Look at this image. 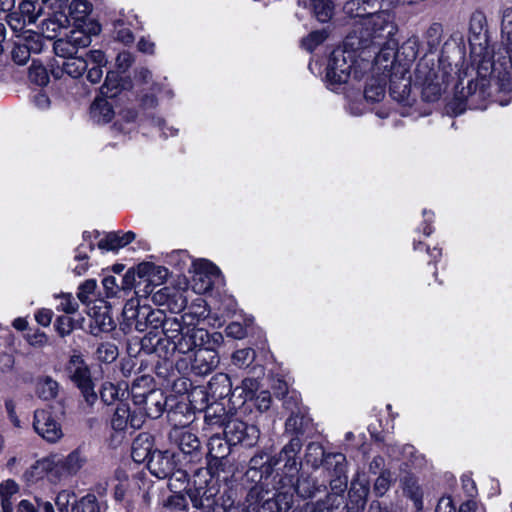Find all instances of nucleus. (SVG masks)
Instances as JSON below:
<instances>
[{
    "label": "nucleus",
    "instance_id": "51",
    "mask_svg": "<svg viewBox=\"0 0 512 512\" xmlns=\"http://www.w3.org/2000/svg\"><path fill=\"white\" fill-rule=\"evenodd\" d=\"M88 66H106L107 59L101 50H91L86 55Z\"/></svg>",
    "mask_w": 512,
    "mask_h": 512
},
{
    "label": "nucleus",
    "instance_id": "33",
    "mask_svg": "<svg viewBox=\"0 0 512 512\" xmlns=\"http://www.w3.org/2000/svg\"><path fill=\"white\" fill-rule=\"evenodd\" d=\"M255 359V351L251 348H243L237 350L232 355V362L239 368L249 366Z\"/></svg>",
    "mask_w": 512,
    "mask_h": 512
},
{
    "label": "nucleus",
    "instance_id": "14",
    "mask_svg": "<svg viewBox=\"0 0 512 512\" xmlns=\"http://www.w3.org/2000/svg\"><path fill=\"white\" fill-rule=\"evenodd\" d=\"M60 392V384L51 376H40L35 382V394L43 401H51L57 398Z\"/></svg>",
    "mask_w": 512,
    "mask_h": 512
},
{
    "label": "nucleus",
    "instance_id": "60",
    "mask_svg": "<svg viewBox=\"0 0 512 512\" xmlns=\"http://www.w3.org/2000/svg\"><path fill=\"white\" fill-rule=\"evenodd\" d=\"M435 512H456L452 499L450 497H442L437 504Z\"/></svg>",
    "mask_w": 512,
    "mask_h": 512
},
{
    "label": "nucleus",
    "instance_id": "31",
    "mask_svg": "<svg viewBox=\"0 0 512 512\" xmlns=\"http://www.w3.org/2000/svg\"><path fill=\"white\" fill-rule=\"evenodd\" d=\"M17 14L21 15V17L26 20L28 24H33L37 21L40 10H37L36 4L31 1H23L19 6V11Z\"/></svg>",
    "mask_w": 512,
    "mask_h": 512
},
{
    "label": "nucleus",
    "instance_id": "32",
    "mask_svg": "<svg viewBox=\"0 0 512 512\" xmlns=\"http://www.w3.org/2000/svg\"><path fill=\"white\" fill-rule=\"evenodd\" d=\"M188 300L184 292L180 289L173 287V292L170 293L168 308L170 311L178 313L187 306Z\"/></svg>",
    "mask_w": 512,
    "mask_h": 512
},
{
    "label": "nucleus",
    "instance_id": "24",
    "mask_svg": "<svg viewBox=\"0 0 512 512\" xmlns=\"http://www.w3.org/2000/svg\"><path fill=\"white\" fill-rule=\"evenodd\" d=\"M19 39L23 42L31 54L40 53L45 44V39L40 34L31 30L24 32V35H22V37Z\"/></svg>",
    "mask_w": 512,
    "mask_h": 512
},
{
    "label": "nucleus",
    "instance_id": "61",
    "mask_svg": "<svg viewBox=\"0 0 512 512\" xmlns=\"http://www.w3.org/2000/svg\"><path fill=\"white\" fill-rule=\"evenodd\" d=\"M139 51L143 53L153 54L155 44L146 38H141L137 44Z\"/></svg>",
    "mask_w": 512,
    "mask_h": 512
},
{
    "label": "nucleus",
    "instance_id": "16",
    "mask_svg": "<svg viewBox=\"0 0 512 512\" xmlns=\"http://www.w3.org/2000/svg\"><path fill=\"white\" fill-rule=\"evenodd\" d=\"M106 98L97 97L90 108L91 118L99 124L110 122L115 114L112 104Z\"/></svg>",
    "mask_w": 512,
    "mask_h": 512
},
{
    "label": "nucleus",
    "instance_id": "1",
    "mask_svg": "<svg viewBox=\"0 0 512 512\" xmlns=\"http://www.w3.org/2000/svg\"><path fill=\"white\" fill-rule=\"evenodd\" d=\"M143 310L144 315L136 321V330L144 332L149 327L152 329L162 327L166 340L181 354L189 353L195 345L202 344L208 339L207 331L196 327L191 313H186L180 318L164 319L161 311L150 310L147 307H143Z\"/></svg>",
    "mask_w": 512,
    "mask_h": 512
},
{
    "label": "nucleus",
    "instance_id": "45",
    "mask_svg": "<svg viewBox=\"0 0 512 512\" xmlns=\"http://www.w3.org/2000/svg\"><path fill=\"white\" fill-rule=\"evenodd\" d=\"M97 287V282L94 279H88L83 282L77 292V297L82 303H86L89 299L90 294H92Z\"/></svg>",
    "mask_w": 512,
    "mask_h": 512
},
{
    "label": "nucleus",
    "instance_id": "62",
    "mask_svg": "<svg viewBox=\"0 0 512 512\" xmlns=\"http://www.w3.org/2000/svg\"><path fill=\"white\" fill-rule=\"evenodd\" d=\"M34 103L39 109H47L50 105L49 97L44 93H38L34 97Z\"/></svg>",
    "mask_w": 512,
    "mask_h": 512
},
{
    "label": "nucleus",
    "instance_id": "29",
    "mask_svg": "<svg viewBox=\"0 0 512 512\" xmlns=\"http://www.w3.org/2000/svg\"><path fill=\"white\" fill-rule=\"evenodd\" d=\"M53 50L58 57L67 59L77 54V49L66 36L54 42Z\"/></svg>",
    "mask_w": 512,
    "mask_h": 512
},
{
    "label": "nucleus",
    "instance_id": "39",
    "mask_svg": "<svg viewBox=\"0 0 512 512\" xmlns=\"http://www.w3.org/2000/svg\"><path fill=\"white\" fill-rule=\"evenodd\" d=\"M209 454L213 458L225 457L228 447L220 437H212L209 441Z\"/></svg>",
    "mask_w": 512,
    "mask_h": 512
},
{
    "label": "nucleus",
    "instance_id": "58",
    "mask_svg": "<svg viewBox=\"0 0 512 512\" xmlns=\"http://www.w3.org/2000/svg\"><path fill=\"white\" fill-rule=\"evenodd\" d=\"M19 490L18 484L14 480H6L0 484V492L5 496H11Z\"/></svg>",
    "mask_w": 512,
    "mask_h": 512
},
{
    "label": "nucleus",
    "instance_id": "23",
    "mask_svg": "<svg viewBox=\"0 0 512 512\" xmlns=\"http://www.w3.org/2000/svg\"><path fill=\"white\" fill-rule=\"evenodd\" d=\"M121 87V79L117 72L110 71L106 75L105 82L101 87V94L107 98L115 97Z\"/></svg>",
    "mask_w": 512,
    "mask_h": 512
},
{
    "label": "nucleus",
    "instance_id": "63",
    "mask_svg": "<svg viewBox=\"0 0 512 512\" xmlns=\"http://www.w3.org/2000/svg\"><path fill=\"white\" fill-rule=\"evenodd\" d=\"M89 269L88 261H77V264L73 267L72 271L77 276H82Z\"/></svg>",
    "mask_w": 512,
    "mask_h": 512
},
{
    "label": "nucleus",
    "instance_id": "19",
    "mask_svg": "<svg viewBox=\"0 0 512 512\" xmlns=\"http://www.w3.org/2000/svg\"><path fill=\"white\" fill-rule=\"evenodd\" d=\"M151 444L148 436L140 435L136 438L132 445V458L135 462L141 463L147 459L150 454Z\"/></svg>",
    "mask_w": 512,
    "mask_h": 512
},
{
    "label": "nucleus",
    "instance_id": "35",
    "mask_svg": "<svg viewBox=\"0 0 512 512\" xmlns=\"http://www.w3.org/2000/svg\"><path fill=\"white\" fill-rule=\"evenodd\" d=\"M239 389H241L242 391L240 396L243 397L244 402L251 401L257 394V391L259 389V382L256 379L246 378L242 381V384L239 387Z\"/></svg>",
    "mask_w": 512,
    "mask_h": 512
},
{
    "label": "nucleus",
    "instance_id": "42",
    "mask_svg": "<svg viewBox=\"0 0 512 512\" xmlns=\"http://www.w3.org/2000/svg\"><path fill=\"white\" fill-rule=\"evenodd\" d=\"M67 37L77 50L91 44V37L82 30L71 31Z\"/></svg>",
    "mask_w": 512,
    "mask_h": 512
},
{
    "label": "nucleus",
    "instance_id": "2",
    "mask_svg": "<svg viewBox=\"0 0 512 512\" xmlns=\"http://www.w3.org/2000/svg\"><path fill=\"white\" fill-rule=\"evenodd\" d=\"M86 457L79 450H73L66 456L51 453L37 460L25 473L30 482L38 481L48 476L52 482L76 475L85 465Z\"/></svg>",
    "mask_w": 512,
    "mask_h": 512
},
{
    "label": "nucleus",
    "instance_id": "3",
    "mask_svg": "<svg viewBox=\"0 0 512 512\" xmlns=\"http://www.w3.org/2000/svg\"><path fill=\"white\" fill-rule=\"evenodd\" d=\"M357 12L356 17L360 18L362 27L360 36V45L368 47L373 44H381L387 39L395 38L397 26L394 22V16L389 11H380L377 13Z\"/></svg>",
    "mask_w": 512,
    "mask_h": 512
},
{
    "label": "nucleus",
    "instance_id": "22",
    "mask_svg": "<svg viewBox=\"0 0 512 512\" xmlns=\"http://www.w3.org/2000/svg\"><path fill=\"white\" fill-rule=\"evenodd\" d=\"M385 96V83L381 80L373 79L368 83L364 90L366 101L374 103L381 101Z\"/></svg>",
    "mask_w": 512,
    "mask_h": 512
},
{
    "label": "nucleus",
    "instance_id": "7",
    "mask_svg": "<svg viewBox=\"0 0 512 512\" xmlns=\"http://www.w3.org/2000/svg\"><path fill=\"white\" fill-rule=\"evenodd\" d=\"M33 429L46 442L58 443L64 436L62 424L51 408L36 409Z\"/></svg>",
    "mask_w": 512,
    "mask_h": 512
},
{
    "label": "nucleus",
    "instance_id": "47",
    "mask_svg": "<svg viewBox=\"0 0 512 512\" xmlns=\"http://www.w3.org/2000/svg\"><path fill=\"white\" fill-rule=\"evenodd\" d=\"M97 355L104 362H112L118 355L117 348L111 344H102L97 349Z\"/></svg>",
    "mask_w": 512,
    "mask_h": 512
},
{
    "label": "nucleus",
    "instance_id": "27",
    "mask_svg": "<svg viewBox=\"0 0 512 512\" xmlns=\"http://www.w3.org/2000/svg\"><path fill=\"white\" fill-rule=\"evenodd\" d=\"M313 10L320 22H327L333 15V5L330 0H313Z\"/></svg>",
    "mask_w": 512,
    "mask_h": 512
},
{
    "label": "nucleus",
    "instance_id": "26",
    "mask_svg": "<svg viewBox=\"0 0 512 512\" xmlns=\"http://www.w3.org/2000/svg\"><path fill=\"white\" fill-rule=\"evenodd\" d=\"M29 79L38 86H45L49 82V75L40 62L33 61L29 68Z\"/></svg>",
    "mask_w": 512,
    "mask_h": 512
},
{
    "label": "nucleus",
    "instance_id": "48",
    "mask_svg": "<svg viewBox=\"0 0 512 512\" xmlns=\"http://www.w3.org/2000/svg\"><path fill=\"white\" fill-rule=\"evenodd\" d=\"M55 328L61 336L70 334L73 330V320L68 316H60L57 318Z\"/></svg>",
    "mask_w": 512,
    "mask_h": 512
},
{
    "label": "nucleus",
    "instance_id": "46",
    "mask_svg": "<svg viewBox=\"0 0 512 512\" xmlns=\"http://www.w3.org/2000/svg\"><path fill=\"white\" fill-rule=\"evenodd\" d=\"M93 325L101 332H108L114 328V321L107 313H102L95 315Z\"/></svg>",
    "mask_w": 512,
    "mask_h": 512
},
{
    "label": "nucleus",
    "instance_id": "8",
    "mask_svg": "<svg viewBox=\"0 0 512 512\" xmlns=\"http://www.w3.org/2000/svg\"><path fill=\"white\" fill-rule=\"evenodd\" d=\"M140 386L134 383L131 387V395L136 406L145 411V415L150 418H158L162 415L166 407V397L160 390H149L148 392H139Z\"/></svg>",
    "mask_w": 512,
    "mask_h": 512
},
{
    "label": "nucleus",
    "instance_id": "20",
    "mask_svg": "<svg viewBox=\"0 0 512 512\" xmlns=\"http://www.w3.org/2000/svg\"><path fill=\"white\" fill-rule=\"evenodd\" d=\"M301 449V443L300 440L297 438L292 439L287 445L283 447V449L280 452L279 458L280 460H285L286 467L294 468L296 469L297 462H296V455Z\"/></svg>",
    "mask_w": 512,
    "mask_h": 512
},
{
    "label": "nucleus",
    "instance_id": "44",
    "mask_svg": "<svg viewBox=\"0 0 512 512\" xmlns=\"http://www.w3.org/2000/svg\"><path fill=\"white\" fill-rule=\"evenodd\" d=\"M392 482V475L389 471H384L376 479L374 484V490L379 495H384L389 489Z\"/></svg>",
    "mask_w": 512,
    "mask_h": 512
},
{
    "label": "nucleus",
    "instance_id": "30",
    "mask_svg": "<svg viewBox=\"0 0 512 512\" xmlns=\"http://www.w3.org/2000/svg\"><path fill=\"white\" fill-rule=\"evenodd\" d=\"M70 15L77 21L84 20L91 12L92 6L86 0H73L69 6Z\"/></svg>",
    "mask_w": 512,
    "mask_h": 512
},
{
    "label": "nucleus",
    "instance_id": "15",
    "mask_svg": "<svg viewBox=\"0 0 512 512\" xmlns=\"http://www.w3.org/2000/svg\"><path fill=\"white\" fill-rule=\"evenodd\" d=\"M144 312L143 307H140V302L137 297L127 300L122 311V329L130 331L133 326L136 329V321L140 320L141 315H144Z\"/></svg>",
    "mask_w": 512,
    "mask_h": 512
},
{
    "label": "nucleus",
    "instance_id": "25",
    "mask_svg": "<svg viewBox=\"0 0 512 512\" xmlns=\"http://www.w3.org/2000/svg\"><path fill=\"white\" fill-rule=\"evenodd\" d=\"M55 503L59 512H73L76 509V496L71 491L63 490L58 493Z\"/></svg>",
    "mask_w": 512,
    "mask_h": 512
},
{
    "label": "nucleus",
    "instance_id": "13",
    "mask_svg": "<svg viewBox=\"0 0 512 512\" xmlns=\"http://www.w3.org/2000/svg\"><path fill=\"white\" fill-rule=\"evenodd\" d=\"M135 239V234L128 232H110L98 242V248L104 251H117Z\"/></svg>",
    "mask_w": 512,
    "mask_h": 512
},
{
    "label": "nucleus",
    "instance_id": "37",
    "mask_svg": "<svg viewBox=\"0 0 512 512\" xmlns=\"http://www.w3.org/2000/svg\"><path fill=\"white\" fill-rule=\"evenodd\" d=\"M327 38L325 30L313 31L306 38L302 40V46L307 51H313L318 45H320Z\"/></svg>",
    "mask_w": 512,
    "mask_h": 512
},
{
    "label": "nucleus",
    "instance_id": "40",
    "mask_svg": "<svg viewBox=\"0 0 512 512\" xmlns=\"http://www.w3.org/2000/svg\"><path fill=\"white\" fill-rule=\"evenodd\" d=\"M8 25L13 30L18 38L24 35V30L27 25H29L26 20H24L21 15L17 14V12H13L8 16Z\"/></svg>",
    "mask_w": 512,
    "mask_h": 512
},
{
    "label": "nucleus",
    "instance_id": "54",
    "mask_svg": "<svg viewBox=\"0 0 512 512\" xmlns=\"http://www.w3.org/2000/svg\"><path fill=\"white\" fill-rule=\"evenodd\" d=\"M228 337L242 339L246 336V329L238 322H232L226 327Z\"/></svg>",
    "mask_w": 512,
    "mask_h": 512
},
{
    "label": "nucleus",
    "instance_id": "28",
    "mask_svg": "<svg viewBox=\"0 0 512 512\" xmlns=\"http://www.w3.org/2000/svg\"><path fill=\"white\" fill-rule=\"evenodd\" d=\"M92 234L90 232L83 233V243H81L75 250L74 261H88L89 254L94 250L92 243Z\"/></svg>",
    "mask_w": 512,
    "mask_h": 512
},
{
    "label": "nucleus",
    "instance_id": "64",
    "mask_svg": "<svg viewBox=\"0 0 512 512\" xmlns=\"http://www.w3.org/2000/svg\"><path fill=\"white\" fill-rule=\"evenodd\" d=\"M18 512H38V509L30 501L22 500L18 505Z\"/></svg>",
    "mask_w": 512,
    "mask_h": 512
},
{
    "label": "nucleus",
    "instance_id": "55",
    "mask_svg": "<svg viewBox=\"0 0 512 512\" xmlns=\"http://www.w3.org/2000/svg\"><path fill=\"white\" fill-rule=\"evenodd\" d=\"M53 317V311L51 309L42 308L36 311L35 320L38 324L43 327L50 325Z\"/></svg>",
    "mask_w": 512,
    "mask_h": 512
},
{
    "label": "nucleus",
    "instance_id": "10",
    "mask_svg": "<svg viewBox=\"0 0 512 512\" xmlns=\"http://www.w3.org/2000/svg\"><path fill=\"white\" fill-rule=\"evenodd\" d=\"M144 423V414L132 412L129 404L120 402L117 404L111 417V427L115 431H126L129 428L139 429Z\"/></svg>",
    "mask_w": 512,
    "mask_h": 512
},
{
    "label": "nucleus",
    "instance_id": "50",
    "mask_svg": "<svg viewBox=\"0 0 512 512\" xmlns=\"http://www.w3.org/2000/svg\"><path fill=\"white\" fill-rule=\"evenodd\" d=\"M102 285L107 297L116 296L120 289L116 278L112 275L105 276L102 280Z\"/></svg>",
    "mask_w": 512,
    "mask_h": 512
},
{
    "label": "nucleus",
    "instance_id": "49",
    "mask_svg": "<svg viewBox=\"0 0 512 512\" xmlns=\"http://www.w3.org/2000/svg\"><path fill=\"white\" fill-rule=\"evenodd\" d=\"M255 406L260 412L267 411L270 408L271 405V395L269 391H260L258 394L255 395L254 399Z\"/></svg>",
    "mask_w": 512,
    "mask_h": 512
},
{
    "label": "nucleus",
    "instance_id": "43",
    "mask_svg": "<svg viewBox=\"0 0 512 512\" xmlns=\"http://www.w3.org/2000/svg\"><path fill=\"white\" fill-rule=\"evenodd\" d=\"M139 273L147 274L150 282L154 281L153 277L155 276H157L162 282L166 278L168 272L165 268L151 264H144L139 266Z\"/></svg>",
    "mask_w": 512,
    "mask_h": 512
},
{
    "label": "nucleus",
    "instance_id": "53",
    "mask_svg": "<svg viewBox=\"0 0 512 512\" xmlns=\"http://www.w3.org/2000/svg\"><path fill=\"white\" fill-rule=\"evenodd\" d=\"M171 292H173V287H163L153 294L152 299L155 304L168 307Z\"/></svg>",
    "mask_w": 512,
    "mask_h": 512
},
{
    "label": "nucleus",
    "instance_id": "52",
    "mask_svg": "<svg viewBox=\"0 0 512 512\" xmlns=\"http://www.w3.org/2000/svg\"><path fill=\"white\" fill-rule=\"evenodd\" d=\"M26 340L31 346L34 347H43L48 342L47 335L40 330H37L33 333H28L26 335Z\"/></svg>",
    "mask_w": 512,
    "mask_h": 512
},
{
    "label": "nucleus",
    "instance_id": "57",
    "mask_svg": "<svg viewBox=\"0 0 512 512\" xmlns=\"http://www.w3.org/2000/svg\"><path fill=\"white\" fill-rule=\"evenodd\" d=\"M132 62H133V57H132L131 53L126 52V51L119 53L116 58L117 67L119 69H121L122 71H125L127 68H129L131 66Z\"/></svg>",
    "mask_w": 512,
    "mask_h": 512
},
{
    "label": "nucleus",
    "instance_id": "36",
    "mask_svg": "<svg viewBox=\"0 0 512 512\" xmlns=\"http://www.w3.org/2000/svg\"><path fill=\"white\" fill-rule=\"evenodd\" d=\"M11 54L13 61L18 65H25L31 56V53L20 39L14 44Z\"/></svg>",
    "mask_w": 512,
    "mask_h": 512
},
{
    "label": "nucleus",
    "instance_id": "38",
    "mask_svg": "<svg viewBox=\"0 0 512 512\" xmlns=\"http://www.w3.org/2000/svg\"><path fill=\"white\" fill-rule=\"evenodd\" d=\"M179 447L184 453L189 454L198 449L199 440L193 433L183 432L180 437Z\"/></svg>",
    "mask_w": 512,
    "mask_h": 512
},
{
    "label": "nucleus",
    "instance_id": "11",
    "mask_svg": "<svg viewBox=\"0 0 512 512\" xmlns=\"http://www.w3.org/2000/svg\"><path fill=\"white\" fill-rule=\"evenodd\" d=\"M234 443H241L247 447L254 446L260 436L259 429L254 425H247L242 421H231L228 423L225 431Z\"/></svg>",
    "mask_w": 512,
    "mask_h": 512
},
{
    "label": "nucleus",
    "instance_id": "41",
    "mask_svg": "<svg viewBox=\"0 0 512 512\" xmlns=\"http://www.w3.org/2000/svg\"><path fill=\"white\" fill-rule=\"evenodd\" d=\"M76 512H100L96 497L91 494L82 497L76 506Z\"/></svg>",
    "mask_w": 512,
    "mask_h": 512
},
{
    "label": "nucleus",
    "instance_id": "21",
    "mask_svg": "<svg viewBox=\"0 0 512 512\" xmlns=\"http://www.w3.org/2000/svg\"><path fill=\"white\" fill-rule=\"evenodd\" d=\"M126 389V384H124V387H121L120 385H115L111 382H106L102 386L100 396L105 403L111 404L115 400L122 398L126 393Z\"/></svg>",
    "mask_w": 512,
    "mask_h": 512
},
{
    "label": "nucleus",
    "instance_id": "9",
    "mask_svg": "<svg viewBox=\"0 0 512 512\" xmlns=\"http://www.w3.org/2000/svg\"><path fill=\"white\" fill-rule=\"evenodd\" d=\"M193 268L192 288L198 294L211 290L216 279L220 277L218 267L208 260L200 259L194 261Z\"/></svg>",
    "mask_w": 512,
    "mask_h": 512
},
{
    "label": "nucleus",
    "instance_id": "4",
    "mask_svg": "<svg viewBox=\"0 0 512 512\" xmlns=\"http://www.w3.org/2000/svg\"><path fill=\"white\" fill-rule=\"evenodd\" d=\"M207 335V341L195 345L190 351H195L192 369L199 375L211 373L219 364V356L216 347L222 344L223 336L219 332L210 334L208 331Z\"/></svg>",
    "mask_w": 512,
    "mask_h": 512
},
{
    "label": "nucleus",
    "instance_id": "5",
    "mask_svg": "<svg viewBox=\"0 0 512 512\" xmlns=\"http://www.w3.org/2000/svg\"><path fill=\"white\" fill-rule=\"evenodd\" d=\"M354 64L352 52L342 49L332 52L326 68V81L330 89L336 90L349 81Z\"/></svg>",
    "mask_w": 512,
    "mask_h": 512
},
{
    "label": "nucleus",
    "instance_id": "59",
    "mask_svg": "<svg viewBox=\"0 0 512 512\" xmlns=\"http://www.w3.org/2000/svg\"><path fill=\"white\" fill-rule=\"evenodd\" d=\"M103 67L104 66H91L87 72V79L93 84L99 83L103 76Z\"/></svg>",
    "mask_w": 512,
    "mask_h": 512
},
{
    "label": "nucleus",
    "instance_id": "18",
    "mask_svg": "<svg viewBox=\"0 0 512 512\" xmlns=\"http://www.w3.org/2000/svg\"><path fill=\"white\" fill-rule=\"evenodd\" d=\"M62 71L72 78H78L88 69V62L81 57H69L61 64Z\"/></svg>",
    "mask_w": 512,
    "mask_h": 512
},
{
    "label": "nucleus",
    "instance_id": "56",
    "mask_svg": "<svg viewBox=\"0 0 512 512\" xmlns=\"http://www.w3.org/2000/svg\"><path fill=\"white\" fill-rule=\"evenodd\" d=\"M116 38L124 44H130L134 40L131 30L124 27L122 24L116 27Z\"/></svg>",
    "mask_w": 512,
    "mask_h": 512
},
{
    "label": "nucleus",
    "instance_id": "6",
    "mask_svg": "<svg viewBox=\"0 0 512 512\" xmlns=\"http://www.w3.org/2000/svg\"><path fill=\"white\" fill-rule=\"evenodd\" d=\"M66 372L69 379L80 389L85 401L93 405L97 399L90 370L80 355H72L67 363Z\"/></svg>",
    "mask_w": 512,
    "mask_h": 512
},
{
    "label": "nucleus",
    "instance_id": "12",
    "mask_svg": "<svg viewBox=\"0 0 512 512\" xmlns=\"http://www.w3.org/2000/svg\"><path fill=\"white\" fill-rule=\"evenodd\" d=\"M148 467L153 475L163 479L174 470V461L168 452H154L149 459Z\"/></svg>",
    "mask_w": 512,
    "mask_h": 512
},
{
    "label": "nucleus",
    "instance_id": "17",
    "mask_svg": "<svg viewBox=\"0 0 512 512\" xmlns=\"http://www.w3.org/2000/svg\"><path fill=\"white\" fill-rule=\"evenodd\" d=\"M374 45L380 47V51L375 57L376 64L382 66L384 69L392 67L398 46L397 40L395 38L387 39L381 44Z\"/></svg>",
    "mask_w": 512,
    "mask_h": 512
},
{
    "label": "nucleus",
    "instance_id": "34",
    "mask_svg": "<svg viewBox=\"0 0 512 512\" xmlns=\"http://www.w3.org/2000/svg\"><path fill=\"white\" fill-rule=\"evenodd\" d=\"M57 298L59 299V304L56 307L58 311L65 312L66 314L77 312L79 305L71 293H63L58 295Z\"/></svg>",
    "mask_w": 512,
    "mask_h": 512
}]
</instances>
